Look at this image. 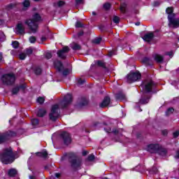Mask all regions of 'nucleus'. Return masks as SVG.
<instances>
[{"instance_id":"nucleus-1","label":"nucleus","mask_w":179,"mask_h":179,"mask_svg":"<svg viewBox=\"0 0 179 179\" xmlns=\"http://www.w3.org/2000/svg\"><path fill=\"white\" fill-rule=\"evenodd\" d=\"M71 103H72V95L68 94L64 96V99L62 101L60 105L55 104L52 106L49 114L51 121H57V119L59 117V107H61V108H66V107H69Z\"/></svg>"},{"instance_id":"nucleus-2","label":"nucleus","mask_w":179,"mask_h":179,"mask_svg":"<svg viewBox=\"0 0 179 179\" xmlns=\"http://www.w3.org/2000/svg\"><path fill=\"white\" fill-rule=\"evenodd\" d=\"M19 156L16 155L15 153L12 152V149H6L3 154L0 155V160L3 164H10V163H13L15 159H17Z\"/></svg>"},{"instance_id":"nucleus-3","label":"nucleus","mask_w":179,"mask_h":179,"mask_svg":"<svg viewBox=\"0 0 179 179\" xmlns=\"http://www.w3.org/2000/svg\"><path fill=\"white\" fill-rule=\"evenodd\" d=\"M41 20V17L38 13H35L33 15V20H26L24 21V24H27L31 33H36L37 29H38V24L37 22Z\"/></svg>"},{"instance_id":"nucleus-4","label":"nucleus","mask_w":179,"mask_h":179,"mask_svg":"<svg viewBox=\"0 0 179 179\" xmlns=\"http://www.w3.org/2000/svg\"><path fill=\"white\" fill-rule=\"evenodd\" d=\"M168 15V19L169 22V27H173L177 29L179 26V19H174V13H173V8H168L166 10Z\"/></svg>"},{"instance_id":"nucleus-5","label":"nucleus","mask_w":179,"mask_h":179,"mask_svg":"<svg viewBox=\"0 0 179 179\" xmlns=\"http://www.w3.org/2000/svg\"><path fill=\"white\" fill-rule=\"evenodd\" d=\"M55 66L59 72H62L63 76H67V75H69V73L72 72L71 69H64V65H62V63L59 61L55 62Z\"/></svg>"},{"instance_id":"nucleus-6","label":"nucleus","mask_w":179,"mask_h":179,"mask_svg":"<svg viewBox=\"0 0 179 179\" xmlns=\"http://www.w3.org/2000/svg\"><path fill=\"white\" fill-rule=\"evenodd\" d=\"M1 80L4 85H12L15 83L16 77H15L13 73L6 74L2 76Z\"/></svg>"},{"instance_id":"nucleus-7","label":"nucleus","mask_w":179,"mask_h":179,"mask_svg":"<svg viewBox=\"0 0 179 179\" xmlns=\"http://www.w3.org/2000/svg\"><path fill=\"white\" fill-rule=\"evenodd\" d=\"M141 75L139 71L132 72L131 71L127 76L128 83H132V82H136L138 79H141Z\"/></svg>"},{"instance_id":"nucleus-8","label":"nucleus","mask_w":179,"mask_h":179,"mask_svg":"<svg viewBox=\"0 0 179 179\" xmlns=\"http://www.w3.org/2000/svg\"><path fill=\"white\" fill-rule=\"evenodd\" d=\"M155 87V83L152 80H147L141 84V87L146 93L152 92V88Z\"/></svg>"},{"instance_id":"nucleus-9","label":"nucleus","mask_w":179,"mask_h":179,"mask_svg":"<svg viewBox=\"0 0 179 179\" xmlns=\"http://www.w3.org/2000/svg\"><path fill=\"white\" fill-rule=\"evenodd\" d=\"M160 149H162V146L159 144H150L146 148V150L150 153H157V152H160Z\"/></svg>"},{"instance_id":"nucleus-10","label":"nucleus","mask_w":179,"mask_h":179,"mask_svg":"<svg viewBox=\"0 0 179 179\" xmlns=\"http://www.w3.org/2000/svg\"><path fill=\"white\" fill-rule=\"evenodd\" d=\"M16 133L15 131H8L5 134H0V143H3L6 139H9L12 136H15Z\"/></svg>"},{"instance_id":"nucleus-11","label":"nucleus","mask_w":179,"mask_h":179,"mask_svg":"<svg viewBox=\"0 0 179 179\" xmlns=\"http://www.w3.org/2000/svg\"><path fill=\"white\" fill-rule=\"evenodd\" d=\"M66 52H69V48L68 46H65L62 50L57 52L58 57L62 59H65V58H66Z\"/></svg>"},{"instance_id":"nucleus-12","label":"nucleus","mask_w":179,"mask_h":179,"mask_svg":"<svg viewBox=\"0 0 179 179\" xmlns=\"http://www.w3.org/2000/svg\"><path fill=\"white\" fill-rule=\"evenodd\" d=\"M62 139H63L65 145H69L71 143V134L69 133L63 132L60 135Z\"/></svg>"},{"instance_id":"nucleus-13","label":"nucleus","mask_w":179,"mask_h":179,"mask_svg":"<svg viewBox=\"0 0 179 179\" xmlns=\"http://www.w3.org/2000/svg\"><path fill=\"white\" fill-rule=\"evenodd\" d=\"M15 31L17 34H24V24L22 22H19L15 27Z\"/></svg>"},{"instance_id":"nucleus-14","label":"nucleus","mask_w":179,"mask_h":179,"mask_svg":"<svg viewBox=\"0 0 179 179\" xmlns=\"http://www.w3.org/2000/svg\"><path fill=\"white\" fill-rule=\"evenodd\" d=\"M80 166H82V161L80 159L74 158L71 161V167H73V169H79Z\"/></svg>"},{"instance_id":"nucleus-15","label":"nucleus","mask_w":179,"mask_h":179,"mask_svg":"<svg viewBox=\"0 0 179 179\" xmlns=\"http://www.w3.org/2000/svg\"><path fill=\"white\" fill-rule=\"evenodd\" d=\"M110 102H111V99H110V97L106 96L103 99L102 102L99 104V107H101V108H104V107H107Z\"/></svg>"},{"instance_id":"nucleus-16","label":"nucleus","mask_w":179,"mask_h":179,"mask_svg":"<svg viewBox=\"0 0 179 179\" xmlns=\"http://www.w3.org/2000/svg\"><path fill=\"white\" fill-rule=\"evenodd\" d=\"M153 37H155V36L153 35V33L150 32L148 34H146L143 37V39L144 40V41H152V40H153Z\"/></svg>"},{"instance_id":"nucleus-17","label":"nucleus","mask_w":179,"mask_h":179,"mask_svg":"<svg viewBox=\"0 0 179 179\" xmlns=\"http://www.w3.org/2000/svg\"><path fill=\"white\" fill-rule=\"evenodd\" d=\"M106 132H107L108 134H115V135H117V134H119L120 131H121V129L117 130V129H111L110 127H105L104 128Z\"/></svg>"},{"instance_id":"nucleus-18","label":"nucleus","mask_w":179,"mask_h":179,"mask_svg":"<svg viewBox=\"0 0 179 179\" xmlns=\"http://www.w3.org/2000/svg\"><path fill=\"white\" fill-rule=\"evenodd\" d=\"M154 59L156 61V62H157L158 64H162V62H163V56L160 55H155L154 56Z\"/></svg>"},{"instance_id":"nucleus-19","label":"nucleus","mask_w":179,"mask_h":179,"mask_svg":"<svg viewBox=\"0 0 179 179\" xmlns=\"http://www.w3.org/2000/svg\"><path fill=\"white\" fill-rule=\"evenodd\" d=\"M116 99L117 100H120L121 101H124V100H126L125 94L123 93H119L116 94Z\"/></svg>"},{"instance_id":"nucleus-20","label":"nucleus","mask_w":179,"mask_h":179,"mask_svg":"<svg viewBox=\"0 0 179 179\" xmlns=\"http://www.w3.org/2000/svg\"><path fill=\"white\" fill-rule=\"evenodd\" d=\"M37 156H40V157H43L44 159H46V157H48V152H47L45 150H43L41 152L36 153Z\"/></svg>"},{"instance_id":"nucleus-21","label":"nucleus","mask_w":179,"mask_h":179,"mask_svg":"<svg viewBox=\"0 0 179 179\" xmlns=\"http://www.w3.org/2000/svg\"><path fill=\"white\" fill-rule=\"evenodd\" d=\"M47 111L45 109H39L37 113L38 117H44Z\"/></svg>"},{"instance_id":"nucleus-22","label":"nucleus","mask_w":179,"mask_h":179,"mask_svg":"<svg viewBox=\"0 0 179 179\" xmlns=\"http://www.w3.org/2000/svg\"><path fill=\"white\" fill-rule=\"evenodd\" d=\"M16 174H17V171H16L15 169H10L8 171V175L10 177H14V176H16Z\"/></svg>"},{"instance_id":"nucleus-23","label":"nucleus","mask_w":179,"mask_h":179,"mask_svg":"<svg viewBox=\"0 0 179 179\" xmlns=\"http://www.w3.org/2000/svg\"><path fill=\"white\" fill-rule=\"evenodd\" d=\"M71 48L73 50H80V45H79V44H78L76 43H73L71 44Z\"/></svg>"},{"instance_id":"nucleus-24","label":"nucleus","mask_w":179,"mask_h":179,"mask_svg":"<svg viewBox=\"0 0 179 179\" xmlns=\"http://www.w3.org/2000/svg\"><path fill=\"white\" fill-rule=\"evenodd\" d=\"M22 6H24V9H27L30 6V1L29 0H25L22 3Z\"/></svg>"},{"instance_id":"nucleus-25","label":"nucleus","mask_w":179,"mask_h":179,"mask_svg":"<svg viewBox=\"0 0 179 179\" xmlns=\"http://www.w3.org/2000/svg\"><path fill=\"white\" fill-rule=\"evenodd\" d=\"M96 65H98V66H101L102 68H106V64L103 62V61L96 62Z\"/></svg>"},{"instance_id":"nucleus-26","label":"nucleus","mask_w":179,"mask_h":179,"mask_svg":"<svg viewBox=\"0 0 179 179\" xmlns=\"http://www.w3.org/2000/svg\"><path fill=\"white\" fill-rule=\"evenodd\" d=\"M148 103H149V98H147L146 99H141L139 101V104H148Z\"/></svg>"},{"instance_id":"nucleus-27","label":"nucleus","mask_w":179,"mask_h":179,"mask_svg":"<svg viewBox=\"0 0 179 179\" xmlns=\"http://www.w3.org/2000/svg\"><path fill=\"white\" fill-rule=\"evenodd\" d=\"M127 8V4L123 3L120 6V10L122 13H125V8Z\"/></svg>"},{"instance_id":"nucleus-28","label":"nucleus","mask_w":179,"mask_h":179,"mask_svg":"<svg viewBox=\"0 0 179 179\" xmlns=\"http://www.w3.org/2000/svg\"><path fill=\"white\" fill-rule=\"evenodd\" d=\"M31 124L33 125L34 127H37V125H38V120L37 119L31 120Z\"/></svg>"},{"instance_id":"nucleus-29","label":"nucleus","mask_w":179,"mask_h":179,"mask_svg":"<svg viewBox=\"0 0 179 179\" xmlns=\"http://www.w3.org/2000/svg\"><path fill=\"white\" fill-rule=\"evenodd\" d=\"M44 97L40 96L37 99L36 101L37 103H38L39 104H43V103H44Z\"/></svg>"},{"instance_id":"nucleus-30","label":"nucleus","mask_w":179,"mask_h":179,"mask_svg":"<svg viewBox=\"0 0 179 179\" xmlns=\"http://www.w3.org/2000/svg\"><path fill=\"white\" fill-rule=\"evenodd\" d=\"M174 112V108H169L166 112V115H170V114H172V113Z\"/></svg>"},{"instance_id":"nucleus-31","label":"nucleus","mask_w":179,"mask_h":179,"mask_svg":"<svg viewBox=\"0 0 179 179\" xmlns=\"http://www.w3.org/2000/svg\"><path fill=\"white\" fill-rule=\"evenodd\" d=\"M26 52H27V55H31L33 54V48H29L27 49Z\"/></svg>"},{"instance_id":"nucleus-32","label":"nucleus","mask_w":179,"mask_h":179,"mask_svg":"<svg viewBox=\"0 0 179 179\" xmlns=\"http://www.w3.org/2000/svg\"><path fill=\"white\" fill-rule=\"evenodd\" d=\"M113 22H114V23H116V24H118V23H120V17L117 16H114Z\"/></svg>"},{"instance_id":"nucleus-33","label":"nucleus","mask_w":179,"mask_h":179,"mask_svg":"<svg viewBox=\"0 0 179 179\" xmlns=\"http://www.w3.org/2000/svg\"><path fill=\"white\" fill-rule=\"evenodd\" d=\"M101 42V38H96L93 41V43L94 44H100V43Z\"/></svg>"},{"instance_id":"nucleus-34","label":"nucleus","mask_w":179,"mask_h":179,"mask_svg":"<svg viewBox=\"0 0 179 179\" xmlns=\"http://www.w3.org/2000/svg\"><path fill=\"white\" fill-rule=\"evenodd\" d=\"M103 8L107 10L111 8V4H110V3H106L103 5Z\"/></svg>"},{"instance_id":"nucleus-35","label":"nucleus","mask_w":179,"mask_h":179,"mask_svg":"<svg viewBox=\"0 0 179 179\" xmlns=\"http://www.w3.org/2000/svg\"><path fill=\"white\" fill-rule=\"evenodd\" d=\"M5 41V34H3V32L0 31V41Z\"/></svg>"},{"instance_id":"nucleus-36","label":"nucleus","mask_w":179,"mask_h":179,"mask_svg":"<svg viewBox=\"0 0 179 179\" xmlns=\"http://www.w3.org/2000/svg\"><path fill=\"white\" fill-rule=\"evenodd\" d=\"M12 45H13V48H17V47H19V42H17L16 41H13L12 43Z\"/></svg>"},{"instance_id":"nucleus-37","label":"nucleus","mask_w":179,"mask_h":179,"mask_svg":"<svg viewBox=\"0 0 179 179\" xmlns=\"http://www.w3.org/2000/svg\"><path fill=\"white\" fill-rule=\"evenodd\" d=\"M34 72L36 75H40V73H41V69L38 67L34 69Z\"/></svg>"},{"instance_id":"nucleus-38","label":"nucleus","mask_w":179,"mask_h":179,"mask_svg":"<svg viewBox=\"0 0 179 179\" xmlns=\"http://www.w3.org/2000/svg\"><path fill=\"white\" fill-rule=\"evenodd\" d=\"M19 87L13 89V94H17L19 93Z\"/></svg>"},{"instance_id":"nucleus-39","label":"nucleus","mask_w":179,"mask_h":179,"mask_svg":"<svg viewBox=\"0 0 179 179\" xmlns=\"http://www.w3.org/2000/svg\"><path fill=\"white\" fill-rule=\"evenodd\" d=\"M52 57V55H51V52H48L45 53V57L47 58V59H51Z\"/></svg>"},{"instance_id":"nucleus-40","label":"nucleus","mask_w":179,"mask_h":179,"mask_svg":"<svg viewBox=\"0 0 179 179\" xmlns=\"http://www.w3.org/2000/svg\"><path fill=\"white\" fill-rule=\"evenodd\" d=\"M29 42L31 43L32 44L36 43V37L34 36H31L29 38Z\"/></svg>"},{"instance_id":"nucleus-41","label":"nucleus","mask_w":179,"mask_h":179,"mask_svg":"<svg viewBox=\"0 0 179 179\" xmlns=\"http://www.w3.org/2000/svg\"><path fill=\"white\" fill-rule=\"evenodd\" d=\"M83 25L82 24V23L80 22H77L76 23V27L79 28V27H82Z\"/></svg>"},{"instance_id":"nucleus-42","label":"nucleus","mask_w":179,"mask_h":179,"mask_svg":"<svg viewBox=\"0 0 179 179\" xmlns=\"http://www.w3.org/2000/svg\"><path fill=\"white\" fill-rule=\"evenodd\" d=\"M26 58V54L25 53H21L20 55V59H24Z\"/></svg>"},{"instance_id":"nucleus-43","label":"nucleus","mask_w":179,"mask_h":179,"mask_svg":"<svg viewBox=\"0 0 179 179\" xmlns=\"http://www.w3.org/2000/svg\"><path fill=\"white\" fill-rule=\"evenodd\" d=\"M78 85H83V83H85V80H82V78H79L78 80Z\"/></svg>"},{"instance_id":"nucleus-44","label":"nucleus","mask_w":179,"mask_h":179,"mask_svg":"<svg viewBox=\"0 0 179 179\" xmlns=\"http://www.w3.org/2000/svg\"><path fill=\"white\" fill-rule=\"evenodd\" d=\"M88 160H89L90 162H92V160H94V155H90L88 157Z\"/></svg>"},{"instance_id":"nucleus-45","label":"nucleus","mask_w":179,"mask_h":179,"mask_svg":"<svg viewBox=\"0 0 179 179\" xmlns=\"http://www.w3.org/2000/svg\"><path fill=\"white\" fill-rule=\"evenodd\" d=\"M64 3H64L63 1H59V2L57 3V6H64Z\"/></svg>"},{"instance_id":"nucleus-46","label":"nucleus","mask_w":179,"mask_h":179,"mask_svg":"<svg viewBox=\"0 0 179 179\" xmlns=\"http://www.w3.org/2000/svg\"><path fill=\"white\" fill-rule=\"evenodd\" d=\"M178 135H179V131H175V132L173 133V137H174V138H177V137L178 136Z\"/></svg>"},{"instance_id":"nucleus-47","label":"nucleus","mask_w":179,"mask_h":179,"mask_svg":"<svg viewBox=\"0 0 179 179\" xmlns=\"http://www.w3.org/2000/svg\"><path fill=\"white\" fill-rule=\"evenodd\" d=\"M166 55H169L170 57V58H171L173 57V52H169L166 53Z\"/></svg>"},{"instance_id":"nucleus-48","label":"nucleus","mask_w":179,"mask_h":179,"mask_svg":"<svg viewBox=\"0 0 179 179\" xmlns=\"http://www.w3.org/2000/svg\"><path fill=\"white\" fill-rule=\"evenodd\" d=\"M175 157H176V159H179V150L177 151Z\"/></svg>"},{"instance_id":"nucleus-49","label":"nucleus","mask_w":179,"mask_h":179,"mask_svg":"<svg viewBox=\"0 0 179 179\" xmlns=\"http://www.w3.org/2000/svg\"><path fill=\"white\" fill-rule=\"evenodd\" d=\"M76 3H82L83 2V0H76Z\"/></svg>"},{"instance_id":"nucleus-50","label":"nucleus","mask_w":179,"mask_h":179,"mask_svg":"<svg viewBox=\"0 0 179 179\" xmlns=\"http://www.w3.org/2000/svg\"><path fill=\"white\" fill-rule=\"evenodd\" d=\"M109 55L110 57H111V55H115V51L110 52Z\"/></svg>"},{"instance_id":"nucleus-51","label":"nucleus","mask_w":179,"mask_h":179,"mask_svg":"<svg viewBox=\"0 0 179 179\" xmlns=\"http://www.w3.org/2000/svg\"><path fill=\"white\" fill-rule=\"evenodd\" d=\"M3 23H5V22H3V20H0V27H1V26H3Z\"/></svg>"},{"instance_id":"nucleus-52","label":"nucleus","mask_w":179,"mask_h":179,"mask_svg":"<svg viewBox=\"0 0 179 179\" xmlns=\"http://www.w3.org/2000/svg\"><path fill=\"white\" fill-rule=\"evenodd\" d=\"M15 6V4H10L8 6V8H10V9H11L12 8H13Z\"/></svg>"},{"instance_id":"nucleus-53","label":"nucleus","mask_w":179,"mask_h":179,"mask_svg":"<svg viewBox=\"0 0 179 179\" xmlns=\"http://www.w3.org/2000/svg\"><path fill=\"white\" fill-rule=\"evenodd\" d=\"M45 40H47V38H45V36L41 38V41H45Z\"/></svg>"},{"instance_id":"nucleus-54","label":"nucleus","mask_w":179,"mask_h":179,"mask_svg":"<svg viewBox=\"0 0 179 179\" xmlns=\"http://www.w3.org/2000/svg\"><path fill=\"white\" fill-rule=\"evenodd\" d=\"M59 176H61L60 173H55V177H57V178H59Z\"/></svg>"},{"instance_id":"nucleus-55","label":"nucleus","mask_w":179,"mask_h":179,"mask_svg":"<svg viewBox=\"0 0 179 179\" xmlns=\"http://www.w3.org/2000/svg\"><path fill=\"white\" fill-rule=\"evenodd\" d=\"M83 156H86V155H87V152L86 151L83 152Z\"/></svg>"},{"instance_id":"nucleus-56","label":"nucleus","mask_w":179,"mask_h":179,"mask_svg":"<svg viewBox=\"0 0 179 179\" xmlns=\"http://www.w3.org/2000/svg\"><path fill=\"white\" fill-rule=\"evenodd\" d=\"M29 179H34L35 178H34V176H29Z\"/></svg>"},{"instance_id":"nucleus-57","label":"nucleus","mask_w":179,"mask_h":179,"mask_svg":"<svg viewBox=\"0 0 179 179\" xmlns=\"http://www.w3.org/2000/svg\"><path fill=\"white\" fill-rule=\"evenodd\" d=\"M136 26H140L141 25V22H138L135 23Z\"/></svg>"},{"instance_id":"nucleus-58","label":"nucleus","mask_w":179,"mask_h":179,"mask_svg":"<svg viewBox=\"0 0 179 179\" xmlns=\"http://www.w3.org/2000/svg\"><path fill=\"white\" fill-rule=\"evenodd\" d=\"M2 59V54L0 52V61Z\"/></svg>"},{"instance_id":"nucleus-59","label":"nucleus","mask_w":179,"mask_h":179,"mask_svg":"<svg viewBox=\"0 0 179 179\" xmlns=\"http://www.w3.org/2000/svg\"><path fill=\"white\" fill-rule=\"evenodd\" d=\"M35 2H40L41 0H34Z\"/></svg>"},{"instance_id":"nucleus-60","label":"nucleus","mask_w":179,"mask_h":179,"mask_svg":"<svg viewBox=\"0 0 179 179\" xmlns=\"http://www.w3.org/2000/svg\"><path fill=\"white\" fill-rule=\"evenodd\" d=\"M92 14H93V15H96V13L93 12Z\"/></svg>"},{"instance_id":"nucleus-61","label":"nucleus","mask_w":179,"mask_h":179,"mask_svg":"<svg viewBox=\"0 0 179 179\" xmlns=\"http://www.w3.org/2000/svg\"><path fill=\"white\" fill-rule=\"evenodd\" d=\"M167 134V131H166V133H164V135H166Z\"/></svg>"},{"instance_id":"nucleus-62","label":"nucleus","mask_w":179,"mask_h":179,"mask_svg":"<svg viewBox=\"0 0 179 179\" xmlns=\"http://www.w3.org/2000/svg\"><path fill=\"white\" fill-rule=\"evenodd\" d=\"M79 36H82V34H80Z\"/></svg>"},{"instance_id":"nucleus-63","label":"nucleus","mask_w":179,"mask_h":179,"mask_svg":"<svg viewBox=\"0 0 179 179\" xmlns=\"http://www.w3.org/2000/svg\"><path fill=\"white\" fill-rule=\"evenodd\" d=\"M178 41H179V37H178Z\"/></svg>"}]
</instances>
